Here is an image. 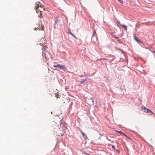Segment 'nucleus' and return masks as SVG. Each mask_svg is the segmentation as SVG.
Wrapping results in <instances>:
<instances>
[{
	"instance_id": "17",
	"label": "nucleus",
	"mask_w": 155,
	"mask_h": 155,
	"mask_svg": "<svg viewBox=\"0 0 155 155\" xmlns=\"http://www.w3.org/2000/svg\"><path fill=\"white\" fill-rule=\"evenodd\" d=\"M107 140H110L108 138H107Z\"/></svg>"
},
{
	"instance_id": "7",
	"label": "nucleus",
	"mask_w": 155,
	"mask_h": 155,
	"mask_svg": "<svg viewBox=\"0 0 155 155\" xmlns=\"http://www.w3.org/2000/svg\"><path fill=\"white\" fill-rule=\"evenodd\" d=\"M122 26L123 27V28H124L126 31H127V28L126 26L125 25H122Z\"/></svg>"
},
{
	"instance_id": "1",
	"label": "nucleus",
	"mask_w": 155,
	"mask_h": 155,
	"mask_svg": "<svg viewBox=\"0 0 155 155\" xmlns=\"http://www.w3.org/2000/svg\"><path fill=\"white\" fill-rule=\"evenodd\" d=\"M35 8L36 12L37 13H38V16L41 18V12L45 10L44 5L41 4L40 2L38 1L36 2Z\"/></svg>"
},
{
	"instance_id": "4",
	"label": "nucleus",
	"mask_w": 155,
	"mask_h": 155,
	"mask_svg": "<svg viewBox=\"0 0 155 155\" xmlns=\"http://www.w3.org/2000/svg\"><path fill=\"white\" fill-rule=\"evenodd\" d=\"M81 133L82 134L83 137L85 140H86V139L87 138V136L85 134L83 133L82 132H81Z\"/></svg>"
},
{
	"instance_id": "20",
	"label": "nucleus",
	"mask_w": 155,
	"mask_h": 155,
	"mask_svg": "<svg viewBox=\"0 0 155 155\" xmlns=\"http://www.w3.org/2000/svg\"><path fill=\"white\" fill-rule=\"evenodd\" d=\"M116 38H118V37H116Z\"/></svg>"
},
{
	"instance_id": "6",
	"label": "nucleus",
	"mask_w": 155,
	"mask_h": 155,
	"mask_svg": "<svg viewBox=\"0 0 155 155\" xmlns=\"http://www.w3.org/2000/svg\"><path fill=\"white\" fill-rule=\"evenodd\" d=\"M134 37L135 40L137 42H139L140 41V40H138L137 37L136 36H134Z\"/></svg>"
},
{
	"instance_id": "8",
	"label": "nucleus",
	"mask_w": 155,
	"mask_h": 155,
	"mask_svg": "<svg viewBox=\"0 0 155 155\" xmlns=\"http://www.w3.org/2000/svg\"><path fill=\"white\" fill-rule=\"evenodd\" d=\"M85 80H84L83 81H81L80 82V83L81 84H83V82H85Z\"/></svg>"
},
{
	"instance_id": "19",
	"label": "nucleus",
	"mask_w": 155,
	"mask_h": 155,
	"mask_svg": "<svg viewBox=\"0 0 155 155\" xmlns=\"http://www.w3.org/2000/svg\"><path fill=\"white\" fill-rule=\"evenodd\" d=\"M87 78H86V79H85V80H85V81H86V80H87Z\"/></svg>"
},
{
	"instance_id": "14",
	"label": "nucleus",
	"mask_w": 155,
	"mask_h": 155,
	"mask_svg": "<svg viewBox=\"0 0 155 155\" xmlns=\"http://www.w3.org/2000/svg\"><path fill=\"white\" fill-rule=\"evenodd\" d=\"M112 147L113 148H114V145H112Z\"/></svg>"
},
{
	"instance_id": "11",
	"label": "nucleus",
	"mask_w": 155,
	"mask_h": 155,
	"mask_svg": "<svg viewBox=\"0 0 155 155\" xmlns=\"http://www.w3.org/2000/svg\"><path fill=\"white\" fill-rule=\"evenodd\" d=\"M122 134L123 135H124V136H125L127 138H128V136H127L125 134H124V133H122Z\"/></svg>"
},
{
	"instance_id": "16",
	"label": "nucleus",
	"mask_w": 155,
	"mask_h": 155,
	"mask_svg": "<svg viewBox=\"0 0 155 155\" xmlns=\"http://www.w3.org/2000/svg\"><path fill=\"white\" fill-rule=\"evenodd\" d=\"M71 35H72V36H74L73 35V34H72L71 33Z\"/></svg>"
},
{
	"instance_id": "10",
	"label": "nucleus",
	"mask_w": 155,
	"mask_h": 155,
	"mask_svg": "<svg viewBox=\"0 0 155 155\" xmlns=\"http://www.w3.org/2000/svg\"><path fill=\"white\" fill-rule=\"evenodd\" d=\"M55 97L58 98L59 97V95L57 94H55Z\"/></svg>"
},
{
	"instance_id": "2",
	"label": "nucleus",
	"mask_w": 155,
	"mask_h": 155,
	"mask_svg": "<svg viewBox=\"0 0 155 155\" xmlns=\"http://www.w3.org/2000/svg\"><path fill=\"white\" fill-rule=\"evenodd\" d=\"M54 67H58L60 69H66V68L64 66V65H61L60 64H58L57 65H54Z\"/></svg>"
},
{
	"instance_id": "18",
	"label": "nucleus",
	"mask_w": 155,
	"mask_h": 155,
	"mask_svg": "<svg viewBox=\"0 0 155 155\" xmlns=\"http://www.w3.org/2000/svg\"><path fill=\"white\" fill-rule=\"evenodd\" d=\"M87 78H86V79H85V80H85V81H86V80H87Z\"/></svg>"
},
{
	"instance_id": "9",
	"label": "nucleus",
	"mask_w": 155,
	"mask_h": 155,
	"mask_svg": "<svg viewBox=\"0 0 155 155\" xmlns=\"http://www.w3.org/2000/svg\"><path fill=\"white\" fill-rule=\"evenodd\" d=\"M119 2H120V3L122 4L123 3V2L122 0H117Z\"/></svg>"
},
{
	"instance_id": "3",
	"label": "nucleus",
	"mask_w": 155,
	"mask_h": 155,
	"mask_svg": "<svg viewBox=\"0 0 155 155\" xmlns=\"http://www.w3.org/2000/svg\"><path fill=\"white\" fill-rule=\"evenodd\" d=\"M143 109L145 110L144 112L147 113H150L152 112L150 110L148 109H146V108L145 107H144Z\"/></svg>"
},
{
	"instance_id": "13",
	"label": "nucleus",
	"mask_w": 155,
	"mask_h": 155,
	"mask_svg": "<svg viewBox=\"0 0 155 155\" xmlns=\"http://www.w3.org/2000/svg\"><path fill=\"white\" fill-rule=\"evenodd\" d=\"M116 131L117 132L119 133H121V134H122V133H121V132L120 131Z\"/></svg>"
},
{
	"instance_id": "15",
	"label": "nucleus",
	"mask_w": 155,
	"mask_h": 155,
	"mask_svg": "<svg viewBox=\"0 0 155 155\" xmlns=\"http://www.w3.org/2000/svg\"><path fill=\"white\" fill-rule=\"evenodd\" d=\"M152 52H153L155 54V51H152Z\"/></svg>"
},
{
	"instance_id": "5",
	"label": "nucleus",
	"mask_w": 155,
	"mask_h": 155,
	"mask_svg": "<svg viewBox=\"0 0 155 155\" xmlns=\"http://www.w3.org/2000/svg\"><path fill=\"white\" fill-rule=\"evenodd\" d=\"M41 25L40 26V24H39V26L38 28H38L39 30H42L43 29V25L41 24Z\"/></svg>"
},
{
	"instance_id": "12",
	"label": "nucleus",
	"mask_w": 155,
	"mask_h": 155,
	"mask_svg": "<svg viewBox=\"0 0 155 155\" xmlns=\"http://www.w3.org/2000/svg\"><path fill=\"white\" fill-rule=\"evenodd\" d=\"M47 47L46 46H44L43 47V48L44 49H46Z\"/></svg>"
}]
</instances>
